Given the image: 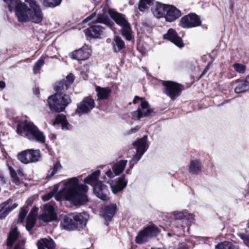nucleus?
<instances>
[{
  "mask_svg": "<svg viewBox=\"0 0 249 249\" xmlns=\"http://www.w3.org/2000/svg\"><path fill=\"white\" fill-rule=\"evenodd\" d=\"M162 85L165 87V93L171 99L179 96L181 91V85L172 81H163Z\"/></svg>",
  "mask_w": 249,
  "mask_h": 249,
  "instance_id": "obj_16",
  "label": "nucleus"
},
{
  "mask_svg": "<svg viewBox=\"0 0 249 249\" xmlns=\"http://www.w3.org/2000/svg\"><path fill=\"white\" fill-rule=\"evenodd\" d=\"M168 235L169 236H171V234L170 233H168Z\"/></svg>",
  "mask_w": 249,
  "mask_h": 249,
  "instance_id": "obj_56",
  "label": "nucleus"
},
{
  "mask_svg": "<svg viewBox=\"0 0 249 249\" xmlns=\"http://www.w3.org/2000/svg\"><path fill=\"white\" fill-rule=\"evenodd\" d=\"M18 159L22 163L27 164L39 160L40 153L39 150L27 149L18 154Z\"/></svg>",
  "mask_w": 249,
  "mask_h": 249,
  "instance_id": "obj_12",
  "label": "nucleus"
},
{
  "mask_svg": "<svg viewBox=\"0 0 249 249\" xmlns=\"http://www.w3.org/2000/svg\"><path fill=\"white\" fill-rule=\"evenodd\" d=\"M235 83H239L236 87L234 89V91L236 93H240L247 91L249 88L247 83L240 79H237L235 81Z\"/></svg>",
  "mask_w": 249,
  "mask_h": 249,
  "instance_id": "obj_33",
  "label": "nucleus"
},
{
  "mask_svg": "<svg viewBox=\"0 0 249 249\" xmlns=\"http://www.w3.org/2000/svg\"><path fill=\"white\" fill-rule=\"evenodd\" d=\"M11 177L12 178V181L16 185H19L21 181L17 176L16 171L11 166L8 167Z\"/></svg>",
  "mask_w": 249,
  "mask_h": 249,
  "instance_id": "obj_40",
  "label": "nucleus"
},
{
  "mask_svg": "<svg viewBox=\"0 0 249 249\" xmlns=\"http://www.w3.org/2000/svg\"><path fill=\"white\" fill-rule=\"evenodd\" d=\"M109 14L113 20L122 27L121 30L122 35L127 40H132L133 36L131 25L126 19L125 16L113 10H109Z\"/></svg>",
  "mask_w": 249,
  "mask_h": 249,
  "instance_id": "obj_6",
  "label": "nucleus"
},
{
  "mask_svg": "<svg viewBox=\"0 0 249 249\" xmlns=\"http://www.w3.org/2000/svg\"><path fill=\"white\" fill-rule=\"evenodd\" d=\"M94 23H103L107 26H111L113 24V22L107 14L104 12L98 14L97 18L94 21Z\"/></svg>",
  "mask_w": 249,
  "mask_h": 249,
  "instance_id": "obj_29",
  "label": "nucleus"
},
{
  "mask_svg": "<svg viewBox=\"0 0 249 249\" xmlns=\"http://www.w3.org/2000/svg\"><path fill=\"white\" fill-rule=\"evenodd\" d=\"M65 187L55 196L57 201L62 199L70 201L75 205H84L88 201L87 185L79 183V179L74 177L65 181Z\"/></svg>",
  "mask_w": 249,
  "mask_h": 249,
  "instance_id": "obj_2",
  "label": "nucleus"
},
{
  "mask_svg": "<svg viewBox=\"0 0 249 249\" xmlns=\"http://www.w3.org/2000/svg\"><path fill=\"white\" fill-rule=\"evenodd\" d=\"M116 210V205L111 204L106 206L101 212L102 217L106 221L105 224L108 225V221L111 220L112 217L115 214Z\"/></svg>",
  "mask_w": 249,
  "mask_h": 249,
  "instance_id": "obj_24",
  "label": "nucleus"
},
{
  "mask_svg": "<svg viewBox=\"0 0 249 249\" xmlns=\"http://www.w3.org/2000/svg\"><path fill=\"white\" fill-rule=\"evenodd\" d=\"M215 249H239L238 247L230 242L219 243L215 247Z\"/></svg>",
  "mask_w": 249,
  "mask_h": 249,
  "instance_id": "obj_34",
  "label": "nucleus"
},
{
  "mask_svg": "<svg viewBox=\"0 0 249 249\" xmlns=\"http://www.w3.org/2000/svg\"><path fill=\"white\" fill-rule=\"evenodd\" d=\"M6 179L4 178V177L2 175H0V184H1V185L5 184L6 183Z\"/></svg>",
  "mask_w": 249,
  "mask_h": 249,
  "instance_id": "obj_49",
  "label": "nucleus"
},
{
  "mask_svg": "<svg viewBox=\"0 0 249 249\" xmlns=\"http://www.w3.org/2000/svg\"><path fill=\"white\" fill-rule=\"evenodd\" d=\"M18 206L13 202V199L9 198L0 204V219H5L7 216Z\"/></svg>",
  "mask_w": 249,
  "mask_h": 249,
  "instance_id": "obj_18",
  "label": "nucleus"
},
{
  "mask_svg": "<svg viewBox=\"0 0 249 249\" xmlns=\"http://www.w3.org/2000/svg\"><path fill=\"white\" fill-rule=\"evenodd\" d=\"M52 197V195L51 194H46L42 196L43 201H46L50 200Z\"/></svg>",
  "mask_w": 249,
  "mask_h": 249,
  "instance_id": "obj_48",
  "label": "nucleus"
},
{
  "mask_svg": "<svg viewBox=\"0 0 249 249\" xmlns=\"http://www.w3.org/2000/svg\"><path fill=\"white\" fill-rule=\"evenodd\" d=\"M94 107V100L90 97H86L77 105L75 113L79 115L88 113Z\"/></svg>",
  "mask_w": 249,
  "mask_h": 249,
  "instance_id": "obj_14",
  "label": "nucleus"
},
{
  "mask_svg": "<svg viewBox=\"0 0 249 249\" xmlns=\"http://www.w3.org/2000/svg\"><path fill=\"white\" fill-rule=\"evenodd\" d=\"M168 6V5L157 2L154 7L152 10L153 14L158 18H165Z\"/></svg>",
  "mask_w": 249,
  "mask_h": 249,
  "instance_id": "obj_25",
  "label": "nucleus"
},
{
  "mask_svg": "<svg viewBox=\"0 0 249 249\" xmlns=\"http://www.w3.org/2000/svg\"><path fill=\"white\" fill-rule=\"evenodd\" d=\"M160 230L155 225L146 227L141 231L136 237L135 241L137 244H142L148 241L151 238L156 236Z\"/></svg>",
  "mask_w": 249,
  "mask_h": 249,
  "instance_id": "obj_10",
  "label": "nucleus"
},
{
  "mask_svg": "<svg viewBox=\"0 0 249 249\" xmlns=\"http://www.w3.org/2000/svg\"><path fill=\"white\" fill-rule=\"evenodd\" d=\"M35 92H36V94H38L39 93V90L38 89H36Z\"/></svg>",
  "mask_w": 249,
  "mask_h": 249,
  "instance_id": "obj_55",
  "label": "nucleus"
},
{
  "mask_svg": "<svg viewBox=\"0 0 249 249\" xmlns=\"http://www.w3.org/2000/svg\"><path fill=\"white\" fill-rule=\"evenodd\" d=\"M208 66L206 68V69L204 70V71L202 72V73L201 74V76H202L203 75L205 74V73L206 72L207 70H208Z\"/></svg>",
  "mask_w": 249,
  "mask_h": 249,
  "instance_id": "obj_53",
  "label": "nucleus"
},
{
  "mask_svg": "<svg viewBox=\"0 0 249 249\" xmlns=\"http://www.w3.org/2000/svg\"><path fill=\"white\" fill-rule=\"evenodd\" d=\"M8 6L10 12L15 9L18 20L21 23L32 22L40 23L43 19V14L39 4L36 0H3Z\"/></svg>",
  "mask_w": 249,
  "mask_h": 249,
  "instance_id": "obj_1",
  "label": "nucleus"
},
{
  "mask_svg": "<svg viewBox=\"0 0 249 249\" xmlns=\"http://www.w3.org/2000/svg\"><path fill=\"white\" fill-rule=\"evenodd\" d=\"M178 249H188V248L182 246L180 247Z\"/></svg>",
  "mask_w": 249,
  "mask_h": 249,
  "instance_id": "obj_54",
  "label": "nucleus"
},
{
  "mask_svg": "<svg viewBox=\"0 0 249 249\" xmlns=\"http://www.w3.org/2000/svg\"><path fill=\"white\" fill-rule=\"evenodd\" d=\"M245 83L247 84V85L248 86V87L249 88V75H248L245 80Z\"/></svg>",
  "mask_w": 249,
  "mask_h": 249,
  "instance_id": "obj_52",
  "label": "nucleus"
},
{
  "mask_svg": "<svg viewBox=\"0 0 249 249\" xmlns=\"http://www.w3.org/2000/svg\"><path fill=\"white\" fill-rule=\"evenodd\" d=\"M19 235V232L17 230V228L12 229L8 235L7 239V246L11 248L14 243L18 239Z\"/></svg>",
  "mask_w": 249,
  "mask_h": 249,
  "instance_id": "obj_30",
  "label": "nucleus"
},
{
  "mask_svg": "<svg viewBox=\"0 0 249 249\" xmlns=\"http://www.w3.org/2000/svg\"><path fill=\"white\" fill-rule=\"evenodd\" d=\"M201 23L200 18L196 14L191 13L182 17L179 24L183 28L189 29L199 26Z\"/></svg>",
  "mask_w": 249,
  "mask_h": 249,
  "instance_id": "obj_13",
  "label": "nucleus"
},
{
  "mask_svg": "<svg viewBox=\"0 0 249 249\" xmlns=\"http://www.w3.org/2000/svg\"><path fill=\"white\" fill-rule=\"evenodd\" d=\"M165 18L166 21L173 22L181 16V11L175 6L168 5Z\"/></svg>",
  "mask_w": 249,
  "mask_h": 249,
  "instance_id": "obj_23",
  "label": "nucleus"
},
{
  "mask_svg": "<svg viewBox=\"0 0 249 249\" xmlns=\"http://www.w3.org/2000/svg\"><path fill=\"white\" fill-rule=\"evenodd\" d=\"M163 38L171 41L180 48L184 46L181 38L178 36L176 31L173 29H169L167 33L163 35Z\"/></svg>",
  "mask_w": 249,
  "mask_h": 249,
  "instance_id": "obj_20",
  "label": "nucleus"
},
{
  "mask_svg": "<svg viewBox=\"0 0 249 249\" xmlns=\"http://www.w3.org/2000/svg\"><path fill=\"white\" fill-rule=\"evenodd\" d=\"M17 132L19 136H24L29 140L40 143L45 142L46 137L32 122L25 121L18 124Z\"/></svg>",
  "mask_w": 249,
  "mask_h": 249,
  "instance_id": "obj_5",
  "label": "nucleus"
},
{
  "mask_svg": "<svg viewBox=\"0 0 249 249\" xmlns=\"http://www.w3.org/2000/svg\"><path fill=\"white\" fill-rule=\"evenodd\" d=\"M95 90L97 92V100L107 99L111 93V89L109 87L102 88L97 86Z\"/></svg>",
  "mask_w": 249,
  "mask_h": 249,
  "instance_id": "obj_26",
  "label": "nucleus"
},
{
  "mask_svg": "<svg viewBox=\"0 0 249 249\" xmlns=\"http://www.w3.org/2000/svg\"><path fill=\"white\" fill-rule=\"evenodd\" d=\"M54 124H60L63 130H68L70 125L65 115L59 114L57 116L54 120Z\"/></svg>",
  "mask_w": 249,
  "mask_h": 249,
  "instance_id": "obj_31",
  "label": "nucleus"
},
{
  "mask_svg": "<svg viewBox=\"0 0 249 249\" xmlns=\"http://www.w3.org/2000/svg\"><path fill=\"white\" fill-rule=\"evenodd\" d=\"M234 70L238 72L243 73L246 69V67L241 64L235 63L233 65Z\"/></svg>",
  "mask_w": 249,
  "mask_h": 249,
  "instance_id": "obj_42",
  "label": "nucleus"
},
{
  "mask_svg": "<svg viewBox=\"0 0 249 249\" xmlns=\"http://www.w3.org/2000/svg\"><path fill=\"white\" fill-rule=\"evenodd\" d=\"M101 175V171L97 170L84 179L86 183L94 186L97 182H100L99 178Z\"/></svg>",
  "mask_w": 249,
  "mask_h": 249,
  "instance_id": "obj_27",
  "label": "nucleus"
},
{
  "mask_svg": "<svg viewBox=\"0 0 249 249\" xmlns=\"http://www.w3.org/2000/svg\"><path fill=\"white\" fill-rule=\"evenodd\" d=\"M36 222L35 215L31 212L29 213L26 220V228L28 231H30L34 226Z\"/></svg>",
  "mask_w": 249,
  "mask_h": 249,
  "instance_id": "obj_35",
  "label": "nucleus"
},
{
  "mask_svg": "<svg viewBox=\"0 0 249 249\" xmlns=\"http://www.w3.org/2000/svg\"><path fill=\"white\" fill-rule=\"evenodd\" d=\"M74 80V76L72 73L69 74L67 76V81L69 83L71 84L72 83Z\"/></svg>",
  "mask_w": 249,
  "mask_h": 249,
  "instance_id": "obj_46",
  "label": "nucleus"
},
{
  "mask_svg": "<svg viewBox=\"0 0 249 249\" xmlns=\"http://www.w3.org/2000/svg\"><path fill=\"white\" fill-rule=\"evenodd\" d=\"M42 5L46 7H54L59 5L62 0H40Z\"/></svg>",
  "mask_w": 249,
  "mask_h": 249,
  "instance_id": "obj_38",
  "label": "nucleus"
},
{
  "mask_svg": "<svg viewBox=\"0 0 249 249\" xmlns=\"http://www.w3.org/2000/svg\"><path fill=\"white\" fill-rule=\"evenodd\" d=\"M154 0H140L138 8L140 11L143 12L148 9Z\"/></svg>",
  "mask_w": 249,
  "mask_h": 249,
  "instance_id": "obj_37",
  "label": "nucleus"
},
{
  "mask_svg": "<svg viewBox=\"0 0 249 249\" xmlns=\"http://www.w3.org/2000/svg\"><path fill=\"white\" fill-rule=\"evenodd\" d=\"M173 221L171 225L175 226L176 228H184L188 225L189 222H191L193 216L186 211L174 212L173 213Z\"/></svg>",
  "mask_w": 249,
  "mask_h": 249,
  "instance_id": "obj_11",
  "label": "nucleus"
},
{
  "mask_svg": "<svg viewBox=\"0 0 249 249\" xmlns=\"http://www.w3.org/2000/svg\"><path fill=\"white\" fill-rule=\"evenodd\" d=\"M24 246V242L23 241H19L16 245L14 249H23Z\"/></svg>",
  "mask_w": 249,
  "mask_h": 249,
  "instance_id": "obj_45",
  "label": "nucleus"
},
{
  "mask_svg": "<svg viewBox=\"0 0 249 249\" xmlns=\"http://www.w3.org/2000/svg\"><path fill=\"white\" fill-rule=\"evenodd\" d=\"M112 45L113 50L115 52H119L125 48L124 41L119 36H116L114 38Z\"/></svg>",
  "mask_w": 249,
  "mask_h": 249,
  "instance_id": "obj_32",
  "label": "nucleus"
},
{
  "mask_svg": "<svg viewBox=\"0 0 249 249\" xmlns=\"http://www.w3.org/2000/svg\"><path fill=\"white\" fill-rule=\"evenodd\" d=\"M133 102L134 104L141 102V107L131 112L133 120H138L142 117L148 116L153 112V109L150 108L148 103L143 101L142 98L136 96Z\"/></svg>",
  "mask_w": 249,
  "mask_h": 249,
  "instance_id": "obj_9",
  "label": "nucleus"
},
{
  "mask_svg": "<svg viewBox=\"0 0 249 249\" xmlns=\"http://www.w3.org/2000/svg\"><path fill=\"white\" fill-rule=\"evenodd\" d=\"M27 213V211H26L25 208H21L19 213L18 214V219L20 223H22L23 222L26 216Z\"/></svg>",
  "mask_w": 249,
  "mask_h": 249,
  "instance_id": "obj_43",
  "label": "nucleus"
},
{
  "mask_svg": "<svg viewBox=\"0 0 249 249\" xmlns=\"http://www.w3.org/2000/svg\"><path fill=\"white\" fill-rule=\"evenodd\" d=\"M105 28L100 25H94L86 29L85 34L87 36L92 38H99L104 33Z\"/></svg>",
  "mask_w": 249,
  "mask_h": 249,
  "instance_id": "obj_21",
  "label": "nucleus"
},
{
  "mask_svg": "<svg viewBox=\"0 0 249 249\" xmlns=\"http://www.w3.org/2000/svg\"><path fill=\"white\" fill-rule=\"evenodd\" d=\"M238 236L249 247V233H240L238 234Z\"/></svg>",
  "mask_w": 249,
  "mask_h": 249,
  "instance_id": "obj_44",
  "label": "nucleus"
},
{
  "mask_svg": "<svg viewBox=\"0 0 249 249\" xmlns=\"http://www.w3.org/2000/svg\"><path fill=\"white\" fill-rule=\"evenodd\" d=\"M45 57L44 56H41V58L38 60V61L35 64L33 68L34 73H36V71L40 70L41 68L44 64V60Z\"/></svg>",
  "mask_w": 249,
  "mask_h": 249,
  "instance_id": "obj_41",
  "label": "nucleus"
},
{
  "mask_svg": "<svg viewBox=\"0 0 249 249\" xmlns=\"http://www.w3.org/2000/svg\"><path fill=\"white\" fill-rule=\"evenodd\" d=\"M140 129L139 126H137L131 129L129 131V134H132L136 132Z\"/></svg>",
  "mask_w": 249,
  "mask_h": 249,
  "instance_id": "obj_50",
  "label": "nucleus"
},
{
  "mask_svg": "<svg viewBox=\"0 0 249 249\" xmlns=\"http://www.w3.org/2000/svg\"><path fill=\"white\" fill-rule=\"evenodd\" d=\"M62 168V166L59 161L56 162L54 164L53 168H51L49 171L47 175V178L53 177L56 174L58 171L60 170Z\"/></svg>",
  "mask_w": 249,
  "mask_h": 249,
  "instance_id": "obj_39",
  "label": "nucleus"
},
{
  "mask_svg": "<svg viewBox=\"0 0 249 249\" xmlns=\"http://www.w3.org/2000/svg\"><path fill=\"white\" fill-rule=\"evenodd\" d=\"M133 145L136 150V153L129 161V167L125 171L126 174H130V171L133 168L134 165L141 159L142 155L147 150L148 147V144H147V136L145 135L142 138L138 139L133 143Z\"/></svg>",
  "mask_w": 249,
  "mask_h": 249,
  "instance_id": "obj_7",
  "label": "nucleus"
},
{
  "mask_svg": "<svg viewBox=\"0 0 249 249\" xmlns=\"http://www.w3.org/2000/svg\"><path fill=\"white\" fill-rule=\"evenodd\" d=\"M201 167V164L200 161L197 160H192L190 164V172L193 174H196L198 172Z\"/></svg>",
  "mask_w": 249,
  "mask_h": 249,
  "instance_id": "obj_36",
  "label": "nucleus"
},
{
  "mask_svg": "<svg viewBox=\"0 0 249 249\" xmlns=\"http://www.w3.org/2000/svg\"><path fill=\"white\" fill-rule=\"evenodd\" d=\"M91 53V51L90 49L87 47H83L73 52L72 57L78 61H83L88 59L90 57Z\"/></svg>",
  "mask_w": 249,
  "mask_h": 249,
  "instance_id": "obj_22",
  "label": "nucleus"
},
{
  "mask_svg": "<svg viewBox=\"0 0 249 249\" xmlns=\"http://www.w3.org/2000/svg\"><path fill=\"white\" fill-rule=\"evenodd\" d=\"M88 214L84 212L78 214L69 213L61 216L60 221V228L66 231H72L75 229L80 230L86 227Z\"/></svg>",
  "mask_w": 249,
  "mask_h": 249,
  "instance_id": "obj_4",
  "label": "nucleus"
},
{
  "mask_svg": "<svg viewBox=\"0 0 249 249\" xmlns=\"http://www.w3.org/2000/svg\"><path fill=\"white\" fill-rule=\"evenodd\" d=\"M38 249H54L55 243L52 239H42L37 243Z\"/></svg>",
  "mask_w": 249,
  "mask_h": 249,
  "instance_id": "obj_28",
  "label": "nucleus"
},
{
  "mask_svg": "<svg viewBox=\"0 0 249 249\" xmlns=\"http://www.w3.org/2000/svg\"><path fill=\"white\" fill-rule=\"evenodd\" d=\"M96 15V13H93L92 14H91L90 15H89V17H88L87 18H86L84 20H83V22L84 23H86V22H88V21H89V20L92 19Z\"/></svg>",
  "mask_w": 249,
  "mask_h": 249,
  "instance_id": "obj_47",
  "label": "nucleus"
},
{
  "mask_svg": "<svg viewBox=\"0 0 249 249\" xmlns=\"http://www.w3.org/2000/svg\"><path fill=\"white\" fill-rule=\"evenodd\" d=\"M105 180L97 182L93 187V191L94 195L99 198L103 200L109 199V194L108 186L104 183Z\"/></svg>",
  "mask_w": 249,
  "mask_h": 249,
  "instance_id": "obj_17",
  "label": "nucleus"
},
{
  "mask_svg": "<svg viewBox=\"0 0 249 249\" xmlns=\"http://www.w3.org/2000/svg\"><path fill=\"white\" fill-rule=\"evenodd\" d=\"M44 212L39 216V219L45 222H49L57 218L54 207L51 205H45Z\"/></svg>",
  "mask_w": 249,
  "mask_h": 249,
  "instance_id": "obj_19",
  "label": "nucleus"
},
{
  "mask_svg": "<svg viewBox=\"0 0 249 249\" xmlns=\"http://www.w3.org/2000/svg\"><path fill=\"white\" fill-rule=\"evenodd\" d=\"M5 86V82L3 81H0V88L2 89H3Z\"/></svg>",
  "mask_w": 249,
  "mask_h": 249,
  "instance_id": "obj_51",
  "label": "nucleus"
},
{
  "mask_svg": "<svg viewBox=\"0 0 249 249\" xmlns=\"http://www.w3.org/2000/svg\"><path fill=\"white\" fill-rule=\"evenodd\" d=\"M105 181L110 185L112 193L115 194L122 191L127 184V180L125 179L124 175L114 180L107 178Z\"/></svg>",
  "mask_w": 249,
  "mask_h": 249,
  "instance_id": "obj_15",
  "label": "nucleus"
},
{
  "mask_svg": "<svg viewBox=\"0 0 249 249\" xmlns=\"http://www.w3.org/2000/svg\"><path fill=\"white\" fill-rule=\"evenodd\" d=\"M68 88L65 81L59 82L56 86L55 94L50 96L48 99L50 109L56 112L63 111L71 102L69 95L63 94Z\"/></svg>",
  "mask_w": 249,
  "mask_h": 249,
  "instance_id": "obj_3",
  "label": "nucleus"
},
{
  "mask_svg": "<svg viewBox=\"0 0 249 249\" xmlns=\"http://www.w3.org/2000/svg\"><path fill=\"white\" fill-rule=\"evenodd\" d=\"M127 163V160H121L116 162L112 163L110 165L104 166V167L106 168L107 171L105 172V175L102 178L107 180V178H111L120 175L124 171Z\"/></svg>",
  "mask_w": 249,
  "mask_h": 249,
  "instance_id": "obj_8",
  "label": "nucleus"
}]
</instances>
